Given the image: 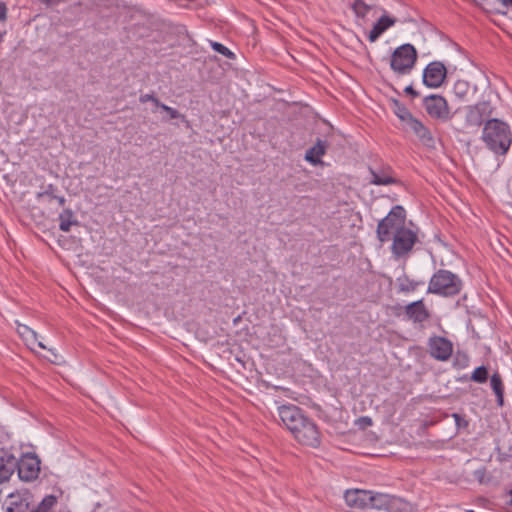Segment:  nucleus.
Instances as JSON below:
<instances>
[{
  "label": "nucleus",
  "mask_w": 512,
  "mask_h": 512,
  "mask_svg": "<svg viewBox=\"0 0 512 512\" xmlns=\"http://www.w3.org/2000/svg\"><path fill=\"white\" fill-rule=\"evenodd\" d=\"M278 415L299 443L313 448L320 445L321 436L317 425L306 417L299 407L282 405L278 408Z\"/></svg>",
  "instance_id": "nucleus-1"
},
{
  "label": "nucleus",
  "mask_w": 512,
  "mask_h": 512,
  "mask_svg": "<svg viewBox=\"0 0 512 512\" xmlns=\"http://www.w3.org/2000/svg\"><path fill=\"white\" fill-rule=\"evenodd\" d=\"M482 140L496 154L505 155L512 144V133L507 123L497 118L488 119L483 128Z\"/></svg>",
  "instance_id": "nucleus-2"
},
{
  "label": "nucleus",
  "mask_w": 512,
  "mask_h": 512,
  "mask_svg": "<svg viewBox=\"0 0 512 512\" xmlns=\"http://www.w3.org/2000/svg\"><path fill=\"white\" fill-rule=\"evenodd\" d=\"M463 288L460 277L446 269L437 270L430 278L427 293L442 297L457 296Z\"/></svg>",
  "instance_id": "nucleus-3"
},
{
  "label": "nucleus",
  "mask_w": 512,
  "mask_h": 512,
  "mask_svg": "<svg viewBox=\"0 0 512 512\" xmlns=\"http://www.w3.org/2000/svg\"><path fill=\"white\" fill-rule=\"evenodd\" d=\"M417 58V50L412 44H402L393 51L390 57V68L397 76L408 75L415 67Z\"/></svg>",
  "instance_id": "nucleus-4"
},
{
  "label": "nucleus",
  "mask_w": 512,
  "mask_h": 512,
  "mask_svg": "<svg viewBox=\"0 0 512 512\" xmlns=\"http://www.w3.org/2000/svg\"><path fill=\"white\" fill-rule=\"evenodd\" d=\"M406 211L401 205L394 206L377 225V238L384 243L391 239L395 231L405 227Z\"/></svg>",
  "instance_id": "nucleus-5"
},
{
  "label": "nucleus",
  "mask_w": 512,
  "mask_h": 512,
  "mask_svg": "<svg viewBox=\"0 0 512 512\" xmlns=\"http://www.w3.org/2000/svg\"><path fill=\"white\" fill-rule=\"evenodd\" d=\"M17 462L16 471L21 481L33 482L39 477L41 460L35 453H24L17 457Z\"/></svg>",
  "instance_id": "nucleus-6"
},
{
  "label": "nucleus",
  "mask_w": 512,
  "mask_h": 512,
  "mask_svg": "<svg viewBox=\"0 0 512 512\" xmlns=\"http://www.w3.org/2000/svg\"><path fill=\"white\" fill-rule=\"evenodd\" d=\"M417 241V234L407 227L395 231L391 246L392 254L396 258L408 255Z\"/></svg>",
  "instance_id": "nucleus-7"
},
{
  "label": "nucleus",
  "mask_w": 512,
  "mask_h": 512,
  "mask_svg": "<svg viewBox=\"0 0 512 512\" xmlns=\"http://www.w3.org/2000/svg\"><path fill=\"white\" fill-rule=\"evenodd\" d=\"M40 503L35 504L33 495L25 490L8 496L6 512H39Z\"/></svg>",
  "instance_id": "nucleus-8"
},
{
  "label": "nucleus",
  "mask_w": 512,
  "mask_h": 512,
  "mask_svg": "<svg viewBox=\"0 0 512 512\" xmlns=\"http://www.w3.org/2000/svg\"><path fill=\"white\" fill-rule=\"evenodd\" d=\"M423 106L426 113L433 119L448 120L450 108L446 99L437 94H431L423 99Z\"/></svg>",
  "instance_id": "nucleus-9"
},
{
  "label": "nucleus",
  "mask_w": 512,
  "mask_h": 512,
  "mask_svg": "<svg viewBox=\"0 0 512 512\" xmlns=\"http://www.w3.org/2000/svg\"><path fill=\"white\" fill-rule=\"evenodd\" d=\"M493 107L490 101H480L475 105L467 107L465 124L467 127L478 128L480 127L486 117L491 116Z\"/></svg>",
  "instance_id": "nucleus-10"
},
{
  "label": "nucleus",
  "mask_w": 512,
  "mask_h": 512,
  "mask_svg": "<svg viewBox=\"0 0 512 512\" xmlns=\"http://www.w3.org/2000/svg\"><path fill=\"white\" fill-rule=\"evenodd\" d=\"M428 350L432 358L445 362L449 360L453 354V343L442 336H432L428 339Z\"/></svg>",
  "instance_id": "nucleus-11"
},
{
  "label": "nucleus",
  "mask_w": 512,
  "mask_h": 512,
  "mask_svg": "<svg viewBox=\"0 0 512 512\" xmlns=\"http://www.w3.org/2000/svg\"><path fill=\"white\" fill-rule=\"evenodd\" d=\"M446 75L445 65L440 61H433L425 67L422 81L429 88H438L443 84Z\"/></svg>",
  "instance_id": "nucleus-12"
},
{
  "label": "nucleus",
  "mask_w": 512,
  "mask_h": 512,
  "mask_svg": "<svg viewBox=\"0 0 512 512\" xmlns=\"http://www.w3.org/2000/svg\"><path fill=\"white\" fill-rule=\"evenodd\" d=\"M17 456L13 448H0V484L8 482L17 468Z\"/></svg>",
  "instance_id": "nucleus-13"
},
{
  "label": "nucleus",
  "mask_w": 512,
  "mask_h": 512,
  "mask_svg": "<svg viewBox=\"0 0 512 512\" xmlns=\"http://www.w3.org/2000/svg\"><path fill=\"white\" fill-rule=\"evenodd\" d=\"M404 129L410 130L418 138L419 142L428 149L436 148V140L432 132L426 127L422 121L417 118H413Z\"/></svg>",
  "instance_id": "nucleus-14"
},
{
  "label": "nucleus",
  "mask_w": 512,
  "mask_h": 512,
  "mask_svg": "<svg viewBox=\"0 0 512 512\" xmlns=\"http://www.w3.org/2000/svg\"><path fill=\"white\" fill-rule=\"evenodd\" d=\"M401 503V499L398 497L371 491L369 508L384 510L387 512H396L399 510Z\"/></svg>",
  "instance_id": "nucleus-15"
},
{
  "label": "nucleus",
  "mask_w": 512,
  "mask_h": 512,
  "mask_svg": "<svg viewBox=\"0 0 512 512\" xmlns=\"http://www.w3.org/2000/svg\"><path fill=\"white\" fill-rule=\"evenodd\" d=\"M346 504L355 509H367L371 499L370 490H347L344 495Z\"/></svg>",
  "instance_id": "nucleus-16"
},
{
  "label": "nucleus",
  "mask_w": 512,
  "mask_h": 512,
  "mask_svg": "<svg viewBox=\"0 0 512 512\" xmlns=\"http://www.w3.org/2000/svg\"><path fill=\"white\" fill-rule=\"evenodd\" d=\"M405 314L414 323H423L430 318V313L422 299L408 304L405 307Z\"/></svg>",
  "instance_id": "nucleus-17"
},
{
  "label": "nucleus",
  "mask_w": 512,
  "mask_h": 512,
  "mask_svg": "<svg viewBox=\"0 0 512 512\" xmlns=\"http://www.w3.org/2000/svg\"><path fill=\"white\" fill-rule=\"evenodd\" d=\"M396 22V18L386 14L382 15L370 30L368 40L371 43L375 42L386 30L394 26Z\"/></svg>",
  "instance_id": "nucleus-18"
},
{
  "label": "nucleus",
  "mask_w": 512,
  "mask_h": 512,
  "mask_svg": "<svg viewBox=\"0 0 512 512\" xmlns=\"http://www.w3.org/2000/svg\"><path fill=\"white\" fill-rule=\"evenodd\" d=\"M327 147V142L318 138L314 146L306 151L305 160L313 165L321 164V157L325 155Z\"/></svg>",
  "instance_id": "nucleus-19"
},
{
  "label": "nucleus",
  "mask_w": 512,
  "mask_h": 512,
  "mask_svg": "<svg viewBox=\"0 0 512 512\" xmlns=\"http://www.w3.org/2000/svg\"><path fill=\"white\" fill-rule=\"evenodd\" d=\"M17 323V332L20 335V337L26 342L27 345H37L41 349H46V346L40 342L37 341V333L31 329L29 326L25 324Z\"/></svg>",
  "instance_id": "nucleus-20"
},
{
  "label": "nucleus",
  "mask_w": 512,
  "mask_h": 512,
  "mask_svg": "<svg viewBox=\"0 0 512 512\" xmlns=\"http://www.w3.org/2000/svg\"><path fill=\"white\" fill-rule=\"evenodd\" d=\"M391 108H392V111L394 112V114L402 122L403 127H405L414 118V116L408 110V108L403 103H401L398 99H395V98L391 99Z\"/></svg>",
  "instance_id": "nucleus-21"
},
{
  "label": "nucleus",
  "mask_w": 512,
  "mask_h": 512,
  "mask_svg": "<svg viewBox=\"0 0 512 512\" xmlns=\"http://www.w3.org/2000/svg\"><path fill=\"white\" fill-rule=\"evenodd\" d=\"M490 385L496 395V402L499 407L504 405V384L498 372L492 374L490 378Z\"/></svg>",
  "instance_id": "nucleus-22"
},
{
  "label": "nucleus",
  "mask_w": 512,
  "mask_h": 512,
  "mask_svg": "<svg viewBox=\"0 0 512 512\" xmlns=\"http://www.w3.org/2000/svg\"><path fill=\"white\" fill-rule=\"evenodd\" d=\"M397 285L399 292L409 293L414 292L417 288L424 284L423 281H415L410 279L408 275L403 274L399 276L397 279Z\"/></svg>",
  "instance_id": "nucleus-23"
},
{
  "label": "nucleus",
  "mask_w": 512,
  "mask_h": 512,
  "mask_svg": "<svg viewBox=\"0 0 512 512\" xmlns=\"http://www.w3.org/2000/svg\"><path fill=\"white\" fill-rule=\"evenodd\" d=\"M73 225H78L74 212L67 208L59 214V229L63 232H69Z\"/></svg>",
  "instance_id": "nucleus-24"
},
{
  "label": "nucleus",
  "mask_w": 512,
  "mask_h": 512,
  "mask_svg": "<svg viewBox=\"0 0 512 512\" xmlns=\"http://www.w3.org/2000/svg\"><path fill=\"white\" fill-rule=\"evenodd\" d=\"M473 478L479 483V484H482V485H488L490 483H492L493 481V476L492 474L487 470L486 467L482 466L478 469H476L474 472H473Z\"/></svg>",
  "instance_id": "nucleus-25"
},
{
  "label": "nucleus",
  "mask_w": 512,
  "mask_h": 512,
  "mask_svg": "<svg viewBox=\"0 0 512 512\" xmlns=\"http://www.w3.org/2000/svg\"><path fill=\"white\" fill-rule=\"evenodd\" d=\"M351 8L355 15L359 18H365L371 10V6L368 5L364 0H354Z\"/></svg>",
  "instance_id": "nucleus-26"
},
{
  "label": "nucleus",
  "mask_w": 512,
  "mask_h": 512,
  "mask_svg": "<svg viewBox=\"0 0 512 512\" xmlns=\"http://www.w3.org/2000/svg\"><path fill=\"white\" fill-rule=\"evenodd\" d=\"M371 174L372 179L370 182L374 185H390L395 184L397 182V180L394 177L388 174H380L375 171H371Z\"/></svg>",
  "instance_id": "nucleus-27"
},
{
  "label": "nucleus",
  "mask_w": 512,
  "mask_h": 512,
  "mask_svg": "<svg viewBox=\"0 0 512 512\" xmlns=\"http://www.w3.org/2000/svg\"><path fill=\"white\" fill-rule=\"evenodd\" d=\"M488 377H489L488 369L486 366L482 365V366L475 368V370L471 374L470 379H471V381H473L475 383L482 384L488 380Z\"/></svg>",
  "instance_id": "nucleus-28"
},
{
  "label": "nucleus",
  "mask_w": 512,
  "mask_h": 512,
  "mask_svg": "<svg viewBox=\"0 0 512 512\" xmlns=\"http://www.w3.org/2000/svg\"><path fill=\"white\" fill-rule=\"evenodd\" d=\"M470 89L469 83L465 80H457L453 86V93L459 99L466 97Z\"/></svg>",
  "instance_id": "nucleus-29"
},
{
  "label": "nucleus",
  "mask_w": 512,
  "mask_h": 512,
  "mask_svg": "<svg viewBox=\"0 0 512 512\" xmlns=\"http://www.w3.org/2000/svg\"><path fill=\"white\" fill-rule=\"evenodd\" d=\"M56 191L57 187L54 184H48L43 191L37 193L36 198L39 201L47 199L48 202H51L56 197Z\"/></svg>",
  "instance_id": "nucleus-30"
},
{
  "label": "nucleus",
  "mask_w": 512,
  "mask_h": 512,
  "mask_svg": "<svg viewBox=\"0 0 512 512\" xmlns=\"http://www.w3.org/2000/svg\"><path fill=\"white\" fill-rule=\"evenodd\" d=\"M469 364V357L466 353L457 351L453 357V367L456 369H464Z\"/></svg>",
  "instance_id": "nucleus-31"
},
{
  "label": "nucleus",
  "mask_w": 512,
  "mask_h": 512,
  "mask_svg": "<svg viewBox=\"0 0 512 512\" xmlns=\"http://www.w3.org/2000/svg\"><path fill=\"white\" fill-rule=\"evenodd\" d=\"M211 47L214 51L220 53L228 59L235 58V54L229 48L219 42H211Z\"/></svg>",
  "instance_id": "nucleus-32"
},
{
  "label": "nucleus",
  "mask_w": 512,
  "mask_h": 512,
  "mask_svg": "<svg viewBox=\"0 0 512 512\" xmlns=\"http://www.w3.org/2000/svg\"><path fill=\"white\" fill-rule=\"evenodd\" d=\"M139 101L141 103H146L148 101L152 102L156 107L159 108H161V105L163 104L157 97L154 96V94H141L139 97Z\"/></svg>",
  "instance_id": "nucleus-33"
},
{
  "label": "nucleus",
  "mask_w": 512,
  "mask_h": 512,
  "mask_svg": "<svg viewBox=\"0 0 512 512\" xmlns=\"http://www.w3.org/2000/svg\"><path fill=\"white\" fill-rule=\"evenodd\" d=\"M161 109H162L163 111H165V112L168 114V116H169V118H170V119H178V118H180V117H183V116L179 113V111H178V110H176V109H174V108H172V107H170V106H167V105H166V104H164V103L161 105Z\"/></svg>",
  "instance_id": "nucleus-34"
},
{
  "label": "nucleus",
  "mask_w": 512,
  "mask_h": 512,
  "mask_svg": "<svg viewBox=\"0 0 512 512\" xmlns=\"http://www.w3.org/2000/svg\"><path fill=\"white\" fill-rule=\"evenodd\" d=\"M512 8V0H501L499 7L494 8V12L497 14H506L508 8Z\"/></svg>",
  "instance_id": "nucleus-35"
},
{
  "label": "nucleus",
  "mask_w": 512,
  "mask_h": 512,
  "mask_svg": "<svg viewBox=\"0 0 512 512\" xmlns=\"http://www.w3.org/2000/svg\"><path fill=\"white\" fill-rule=\"evenodd\" d=\"M453 418L455 420L457 428H466L468 426V421L460 414L454 413Z\"/></svg>",
  "instance_id": "nucleus-36"
},
{
  "label": "nucleus",
  "mask_w": 512,
  "mask_h": 512,
  "mask_svg": "<svg viewBox=\"0 0 512 512\" xmlns=\"http://www.w3.org/2000/svg\"><path fill=\"white\" fill-rule=\"evenodd\" d=\"M404 92L408 95H410L412 98H417L419 97V92L416 91L412 85H409L407 86L405 89H404Z\"/></svg>",
  "instance_id": "nucleus-37"
},
{
  "label": "nucleus",
  "mask_w": 512,
  "mask_h": 512,
  "mask_svg": "<svg viewBox=\"0 0 512 512\" xmlns=\"http://www.w3.org/2000/svg\"><path fill=\"white\" fill-rule=\"evenodd\" d=\"M7 18V7L4 3L0 2V20L4 21Z\"/></svg>",
  "instance_id": "nucleus-38"
},
{
  "label": "nucleus",
  "mask_w": 512,
  "mask_h": 512,
  "mask_svg": "<svg viewBox=\"0 0 512 512\" xmlns=\"http://www.w3.org/2000/svg\"><path fill=\"white\" fill-rule=\"evenodd\" d=\"M359 421L363 424V427L371 426L372 425V419L370 417H361Z\"/></svg>",
  "instance_id": "nucleus-39"
},
{
  "label": "nucleus",
  "mask_w": 512,
  "mask_h": 512,
  "mask_svg": "<svg viewBox=\"0 0 512 512\" xmlns=\"http://www.w3.org/2000/svg\"><path fill=\"white\" fill-rule=\"evenodd\" d=\"M53 200H56V201L58 202V205H59L60 207H64V206H65V204H66V199H65V197H64V196H58V195H56V197H54V199H53Z\"/></svg>",
  "instance_id": "nucleus-40"
},
{
  "label": "nucleus",
  "mask_w": 512,
  "mask_h": 512,
  "mask_svg": "<svg viewBox=\"0 0 512 512\" xmlns=\"http://www.w3.org/2000/svg\"><path fill=\"white\" fill-rule=\"evenodd\" d=\"M486 1H487L488 5H498L497 7H499L501 4V0H486Z\"/></svg>",
  "instance_id": "nucleus-41"
},
{
  "label": "nucleus",
  "mask_w": 512,
  "mask_h": 512,
  "mask_svg": "<svg viewBox=\"0 0 512 512\" xmlns=\"http://www.w3.org/2000/svg\"><path fill=\"white\" fill-rule=\"evenodd\" d=\"M508 493H509V495L512 496V489ZM510 504L512 505V498H511Z\"/></svg>",
  "instance_id": "nucleus-42"
}]
</instances>
